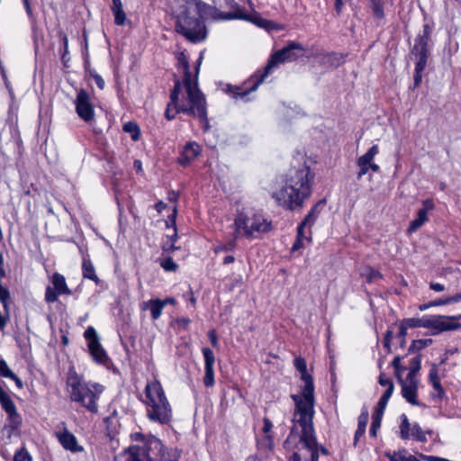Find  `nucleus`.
I'll use <instances>...</instances> for the list:
<instances>
[{"label":"nucleus","mask_w":461,"mask_h":461,"mask_svg":"<svg viewBox=\"0 0 461 461\" xmlns=\"http://www.w3.org/2000/svg\"><path fill=\"white\" fill-rule=\"evenodd\" d=\"M207 19H239L267 31L276 29L275 23L262 18L260 14L254 10L248 12L243 8H237L232 13L221 14L216 8L201 0H185L184 9L176 14V31L193 43L203 41L207 37L203 21Z\"/></svg>","instance_id":"nucleus-1"},{"label":"nucleus","mask_w":461,"mask_h":461,"mask_svg":"<svg viewBox=\"0 0 461 461\" xmlns=\"http://www.w3.org/2000/svg\"><path fill=\"white\" fill-rule=\"evenodd\" d=\"M203 55L201 54L195 68L194 77L183 79V82L176 80L170 94V99L174 104L176 113H184L197 117L203 123L205 130L209 124L207 121V110L204 95L198 87V73L202 63Z\"/></svg>","instance_id":"nucleus-2"},{"label":"nucleus","mask_w":461,"mask_h":461,"mask_svg":"<svg viewBox=\"0 0 461 461\" xmlns=\"http://www.w3.org/2000/svg\"><path fill=\"white\" fill-rule=\"evenodd\" d=\"M314 174L310 167L301 165L291 168L285 175V184L272 194L276 203L287 210H295L303 206L304 201L311 195L312 182Z\"/></svg>","instance_id":"nucleus-3"},{"label":"nucleus","mask_w":461,"mask_h":461,"mask_svg":"<svg viewBox=\"0 0 461 461\" xmlns=\"http://www.w3.org/2000/svg\"><path fill=\"white\" fill-rule=\"evenodd\" d=\"M312 420H293L294 425L285 441V449L293 452L288 461H319L320 453L328 454L317 442Z\"/></svg>","instance_id":"nucleus-4"},{"label":"nucleus","mask_w":461,"mask_h":461,"mask_svg":"<svg viewBox=\"0 0 461 461\" xmlns=\"http://www.w3.org/2000/svg\"><path fill=\"white\" fill-rule=\"evenodd\" d=\"M140 445L131 446L114 457V461H178L180 454L176 448H167L155 438H144V435L136 434Z\"/></svg>","instance_id":"nucleus-5"},{"label":"nucleus","mask_w":461,"mask_h":461,"mask_svg":"<svg viewBox=\"0 0 461 461\" xmlns=\"http://www.w3.org/2000/svg\"><path fill=\"white\" fill-rule=\"evenodd\" d=\"M140 401L145 405L146 416L151 422L167 425L172 420V406L157 379L147 382Z\"/></svg>","instance_id":"nucleus-6"},{"label":"nucleus","mask_w":461,"mask_h":461,"mask_svg":"<svg viewBox=\"0 0 461 461\" xmlns=\"http://www.w3.org/2000/svg\"><path fill=\"white\" fill-rule=\"evenodd\" d=\"M303 47L302 44L296 41H291L281 50L276 51L270 58L267 65L266 66L264 72L259 71L255 73L249 79V83H252L251 86L240 87L230 86V92L232 97L244 98L249 93L256 91L259 85L265 80V78L276 68L279 64L284 62H292L298 59L303 56Z\"/></svg>","instance_id":"nucleus-7"},{"label":"nucleus","mask_w":461,"mask_h":461,"mask_svg":"<svg viewBox=\"0 0 461 461\" xmlns=\"http://www.w3.org/2000/svg\"><path fill=\"white\" fill-rule=\"evenodd\" d=\"M294 366L300 372L301 379L304 385L300 394H293L292 398L295 403V411L293 420L313 419L314 415V384L312 376L307 371L306 361L302 357L294 360Z\"/></svg>","instance_id":"nucleus-8"},{"label":"nucleus","mask_w":461,"mask_h":461,"mask_svg":"<svg viewBox=\"0 0 461 461\" xmlns=\"http://www.w3.org/2000/svg\"><path fill=\"white\" fill-rule=\"evenodd\" d=\"M67 384L72 401L80 402L92 412L97 411L96 401L103 392L101 385H85L75 372L69 373Z\"/></svg>","instance_id":"nucleus-9"},{"label":"nucleus","mask_w":461,"mask_h":461,"mask_svg":"<svg viewBox=\"0 0 461 461\" xmlns=\"http://www.w3.org/2000/svg\"><path fill=\"white\" fill-rule=\"evenodd\" d=\"M234 225L238 235L248 238L268 232L272 228L271 221H268L262 215L245 212H240L236 215Z\"/></svg>","instance_id":"nucleus-10"},{"label":"nucleus","mask_w":461,"mask_h":461,"mask_svg":"<svg viewBox=\"0 0 461 461\" xmlns=\"http://www.w3.org/2000/svg\"><path fill=\"white\" fill-rule=\"evenodd\" d=\"M431 27L426 23L423 26L422 33L419 34L415 40L412 49V54L416 58L415 71L423 72L428 60V43L431 33Z\"/></svg>","instance_id":"nucleus-11"},{"label":"nucleus","mask_w":461,"mask_h":461,"mask_svg":"<svg viewBox=\"0 0 461 461\" xmlns=\"http://www.w3.org/2000/svg\"><path fill=\"white\" fill-rule=\"evenodd\" d=\"M460 317L445 315H426V329L438 334L447 330H454L460 327L457 320Z\"/></svg>","instance_id":"nucleus-12"},{"label":"nucleus","mask_w":461,"mask_h":461,"mask_svg":"<svg viewBox=\"0 0 461 461\" xmlns=\"http://www.w3.org/2000/svg\"><path fill=\"white\" fill-rule=\"evenodd\" d=\"M51 285L47 286L45 301L55 303L60 295H71L72 292L67 285L66 278L59 273H54L50 277Z\"/></svg>","instance_id":"nucleus-13"},{"label":"nucleus","mask_w":461,"mask_h":461,"mask_svg":"<svg viewBox=\"0 0 461 461\" xmlns=\"http://www.w3.org/2000/svg\"><path fill=\"white\" fill-rule=\"evenodd\" d=\"M379 153V146L377 144L373 145L368 150L358 157L357 159V166L359 168L357 172V179H361L369 170L373 172H378L380 170L379 165L375 162V158Z\"/></svg>","instance_id":"nucleus-14"},{"label":"nucleus","mask_w":461,"mask_h":461,"mask_svg":"<svg viewBox=\"0 0 461 461\" xmlns=\"http://www.w3.org/2000/svg\"><path fill=\"white\" fill-rule=\"evenodd\" d=\"M74 104L76 106V112L82 120L88 122L94 119V105L92 104L91 96L86 90L80 89L77 92Z\"/></svg>","instance_id":"nucleus-15"},{"label":"nucleus","mask_w":461,"mask_h":461,"mask_svg":"<svg viewBox=\"0 0 461 461\" xmlns=\"http://www.w3.org/2000/svg\"><path fill=\"white\" fill-rule=\"evenodd\" d=\"M400 424V437L402 439L413 438L420 442H427L426 432H424L421 427L418 423L411 424L405 414L401 415ZM428 434H431L430 430L427 431Z\"/></svg>","instance_id":"nucleus-16"},{"label":"nucleus","mask_w":461,"mask_h":461,"mask_svg":"<svg viewBox=\"0 0 461 461\" xmlns=\"http://www.w3.org/2000/svg\"><path fill=\"white\" fill-rule=\"evenodd\" d=\"M55 436L58 438L60 445L68 451L73 453L80 452L83 447L77 443V439L74 434H72L67 428L65 422L58 424L55 431Z\"/></svg>","instance_id":"nucleus-17"},{"label":"nucleus","mask_w":461,"mask_h":461,"mask_svg":"<svg viewBox=\"0 0 461 461\" xmlns=\"http://www.w3.org/2000/svg\"><path fill=\"white\" fill-rule=\"evenodd\" d=\"M397 380L402 386V397L411 405H420L417 399L419 379L413 378V372L411 374H408L405 378H402V376Z\"/></svg>","instance_id":"nucleus-18"},{"label":"nucleus","mask_w":461,"mask_h":461,"mask_svg":"<svg viewBox=\"0 0 461 461\" xmlns=\"http://www.w3.org/2000/svg\"><path fill=\"white\" fill-rule=\"evenodd\" d=\"M435 207L432 199H426L422 202L421 208L417 212V217L413 219L408 227V232L412 233L417 231L423 224L428 221V213L431 212Z\"/></svg>","instance_id":"nucleus-19"},{"label":"nucleus","mask_w":461,"mask_h":461,"mask_svg":"<svg viewBox=\"0 0 461 461\" xmlns=\"http://www.w3.org/2000/svg\"><path fill=\"white\" fill-rule=\"evenodd\" d=\"M201 151V146L197 142L190 141L186 143L178 158V163L182 166L189 165L200 155Z\"/></svg>","instance_id":"nucleus-20"},{"label":"nucleus","mask_w":461,"mask_h":461,"mask_svg":"<svg viewBox=\"0 0 461 461\" xmlns=\"http://www.w3.org/2000/svg\"><path fill=\"white\" fill-rule=\"evenodd\" d=\"M86 351L96 364L103 365L108 369L112 366V360L104 348H86Z\"/></svg>","instance_id":"nucleus-21"},{"label":"nucleus","mask_w":461,"mask_h":461,"mask_svg":"<svg viewBox=\"0 0 461 461\" xmlns=\"http://www.w3.org/2000/svg\"><path fill=\"white\" fill-rule=\"evenodd\" d=\"M140 309L143 311L149 310L152 320L156 321L160 318L164 306L160 299H150L143 302L140 304Z\"/></svg>","instance_id":"nucleus-22"},{"label":"nucleus","mask_w":461,"mask_h":461,"mask_svg":"<svg viewBox=\"0 0 461 461\" xmlns=\"http://www.w3.org/2000/svg\"><path fill=\"white\" fill-rule=\"evenodd\" d=\"M407 329H408V327L403 322L401 323L397 327V335L395 338L396 339L395 341L391 340V337H392L393 331L392 330H388L385 334L384 346H389L390 343H396V344H401V345L405 344L406 343L405 337L407 335Z\"/></svg>","instance_id":"nucleus-23"},{"label":"nucleus","mask_w":461,"mask_h":461,"mask_svg":"<svg viewBox=\"0 0 461 461\" xmlns=\"http://www.w3.org/2000/svg\"><path fill=\"white\" fill-rule=\"evenodd\" d=\"M384 456L389 461H419L413 455L402 448L398 451H386Z\"/></svg>","instance_id":"nucleus-24"},{"label":"nucleus","mask_w":461,"mask_h":461,"mask_svg":"<svg viewBox=\"0 0 461 461\" xmlns=\"http://www.w3.org/2000/svg\"><path fill=\"white\" fill-rule=\"evenodd\" d=\"M114 14V23L117 25H124L127 20L126 14L123 11L122 3L121 0H113L112 6Z\"/></svg>","instance_id":"nucleus-25"},{"label":"nucleus","mask_w":461,"mask_h":461,"mask_svg":"<svg viewBox=\"0 0 461 461\" xmlns=\"http://www.w3.org/2000/svg\"><path fill=\"white\" fill-rule=\"evenodd\" d=\"M82 272L84 278L90 279L94 281L95 284H99L100 280L95 274V267L91 260L87 258H83Z\"/></svg>","instance_id":"nucleus-26"},{"label":"nucleus","mask_w":461,"mask_h":461,"mask_svg":"<svg viewBox=\"0 0 461 461\" xmlns=\"http://www.w3.org/2000/svg\"><path fill=\"white\" fill-rule=\"evenodd\" d=\"M0 402L7 414L17 411L14 401L2 388H0Z\"/></svg>","instance_id":"nucleus-27"},{"label":"nucleus","mask_w":461,"mask_h":461,"mask_svg":"<svg viewBox=\"0 0 461 461\" xmlns=\"http://www.w3.org/2000/svg\"><path fill=\"white\" fill-rule=\"evenodd\" d=\"M393 393V387L390 385V388H386L385 392L384 393V394L380 398V400H379V402L377 403L376 411H375V412L379 416H383L384 411V410H385V408L387 406L388 401L391 398Z\"/></svg>","instance_id":"nucleus-28"},{"label":"nucleus","mask_w":461,"mask_h":461,"mask_svg":"<svg viewBox=\"0 0 461 461\" xmlns=\"http://www.w3.org/2000/svg\"><path fill=\"white\" fill-rule=\"evenodd\" d=\"M368 421V413L367 411L362 412L358 417V425L357 429L355 433V441L358 440L366 431V424Z\"/></svg>","instance_id":"nucleus-29"},{"label":"nucleus","mask_w":461,"mask_h":461,"mask_svg":"<svg viewBox=\"0 0 461 461\" xmlns=\"http://www.w3.org/2000/svg\"><path fill=\"white\" fill-rule=\"evenodd\" d=\"M361 276L364 277L368 283L374 282L383 277L382 274L370 267H366L361 271Z\"/></svg>","instance_id":"nucleus-30"},{"label":"nucleus","mask_w":461,"mask_h":461,"mask_svg":"<svg viewBox=\"0 0 461 461\" xmlns=\"http://www.w3.org/2000/svg\"><path fill=\"white\" fill-rule=\"evenodd\" d=\"M176 59H177V66L179 68H182L184 70V74H185L184 78H186V76H189V77H194V76H192V74L189 70V62H188V59L185 56V54L184 52L178 53L176 56Z\"/></svg>","instance_id":"nucleus-31"},{"label":"nucleus","mask_w":461,"mask_h":461,"mask_svg":"<svg viewBox=\"0 0 461 461\" xmlns=\"http://www.w3.org/2000/svg\"><path fill=\"white\" fill-rule=\"evenodd\" d=\"M203 384L206 387L214 385V366H204Z\"/></svg>","instance_id":"nucleus-32"},{"label":"nucleus","mask_w":461,"mask_h":461,"mask_svg":"<svg viewBox=\"0 0 461 461\" xmlns=\"http://www.w3.org/2000/svg\"><path fill=\"white\" fill-rule=\"evenodd\" d=\"M84 337L87 339V346H100L98 341V336L95 330L93 327H88L85 332Z\"/></svg>","instance_id":"nucleus-33"},{"label":"nucleus","mask_w":461,"mask_h":461,"mask_svg":"<svg viewBox=\"0 0 461 461\" xmlns=\"http://www.w3.org/2000/svg\"><path fill=\"white\" fill-rule=\"evenodd\" d=\"M318 214L317 206L312 207L300 225L303 227H312L315 223Z\"/></svg>","instance_id":"nucleus-34"},{"label":"nucleus","mask_w":461,"mask_h":461,"mask_svg":"<svg viewBox=\"0 0 461 461\" xmlns=\"http://www.w3.org/2000/svg\"><path fill=\"white\" fill-rule=\"evenodd\" d=\"M123 131L128 132V133H131V139L133 140L136 141V140H138L140 139V128L137 125V123H135L133 122H126L123 125Z\"/></svg>","instance_id":"nucleus-35"},{"label":"nucleus","mask_w":461,"mask_h":461,"mask_svg":"<svg viewBox=\"0 0 461 461\" xmlns=\"http://www.w3.org/2000/svg\"><path fill=\"white\" fill-rule=\"evenodd\" d=\"M403 323L408 328H418L422 327L426 328V315L420 318H410L403 321Z\"/></svg>","instance_id":"nucleus-36"},{"label":"nucleus","mask_w":461,"mask_h":461,"mask_svg":"<svg viewBox=\"0 0 461 461\" xmlns=\"http://www.w3.org/2000/svg\"><path fill=\"white\" fill-rule=\"evenodd\" d=\"M22 421H23L22 417L17 412V411L8 413L9 426L13 430L19 429L20 426L22 425Z\"/></svg>","instance_id":"nucleus-37"},{"label":"nucleus","mask_w":461,"mask_h":461,"mask_svg":"<svg viewBox=\"0 0 461 461\" xmlns=\"http://www.w3.org/2000/svg\"><path fill=\"white\" fill-rule=\"evenodd\" d=\"M160 267L167 272H174L177 269V264L174 262L171 258H166L161 259Z\"/></svg>","instance_id":"nucleus-38"},{"label":"nucleus","mask_w":461,"mask_h":461,"mask_svg":"<svg viewBox=\"0 0 461 461\" xmlns=\"http://www.w3.org/2000/svg\"><path fill=\"white\" fill-rule=\"evenodd\" d=\"M14 461H32V457L26 448L22 447L15 452Z\"/></svg>","instance_id":"nucleus-39"},{"label":"nucleus","mask_w":461,"mask_h":461,"mask_svg":"<svg viewBox=\"0 0 461 461\" xmlns=\"http://www.w3.org/2000/svg\"><path fill=\"white\" fill-rule=\"evenodd\" d=\"M203 355L204 357V366H214L215 356L210 348H203Z\"/></svg>","instance_id":"nucleus-40"},{"label":"nucleus","mask_w":461,"mask_h":461,"mask_svg":"<svg viewBox=\"0 0 461 461\" xmlns=\"http://www.w3.org/2000/svg\"><path fill=\"white\" fill-rule=\"evenodd\" d=\"M401 357L397 356L393 360V366L394 367L395 376L401 378L402 376V373L406 370V367L401 366Z\"/></svg>","instance_id":"nucleus-41"},{"label":"nucleus","mask_w":461,"mask_h":461,"mask_svg":"<svg viewBox=\"0 0 461 461\" xmlns=\"http://www.w3.org/2000/svg\"><path fill=\"white\" fill-rule=\"evenodd\" d=\"M14 372L9 368L8 365L5 360H0V375L6 378H11L14 375Z\"/></svg>","instance_id":"nucleus-42"},{"label":"nucleus","mask_w":461,"mask_h":461,"mask_svg":"<svg viewBox=\"0 0 461 461\" xmlns=\"http://www.w3.org/2000/svg\"><path fill=\"white\" fill-rule=\"evenodd\" d=\"M235 243L234 242H229L226 244H217L213 248V251L218 254L224 251H231L234 249Z\"/></svg>","instance_id":"nucleus-43"},{"label":"nucleus","mask_w":461,"mask_h":461,"mask_svg":"<svg viewBox=\"0 0 461 461\" xmlns=\"http://www.w3.org/2000/svg\"><path fill=\"white\" fill-rule=\"evenodd\" d=\"M381 417L382 416H379L377 413H375V417L374 418V420L372 421L371 428L369 430V433L372 437L376 436V431L380 428V425H381Z\"/></svg>","instance_id":"nucleus-44"},{"label":"nucleus","mask_w":461,"mask_h":461,"mask_svg":"<svg viewBox=\"0 0 461 461\" xmlns=\"http://www.w3.org/2000/svg\"><path fill=\"white\" fill-rule=\"evenodd\" d=\"M190 319L186 317L178 318L174 321V325L176 329H186L190 324Z\"/></svg>","instance_id":"nucleus-45"},{"label":"nucleus","mask_w":461,"mask_h":461,"mask_svg":"<svg viewBox=\"0 0 461 461\" xmlns=\"http://www.w3.org/2000/svg\"><path fill=\"white\" fill-rule=\"evenodd\" d=\"M304 229H305V227H303L300 224L298 225L296 240H301L303 242H304V240H305L310 243L312 241V238H311V236H306L304 234Z\"/></svg>","instance_id":"nucleus-46"},{"label":"nucleus","mask_w":461,"mask_h":461,"mask_svg":"<svg viewBox=\"0 0 461 461\" xmlns=\"http://www.w3.org/2000/svg\"><path fill=\"white\" fill-rule=\"evenodd\" d=\"M420 369V360L419 357H414L412 359V366L409 369L408 374H411L413 372V378H418V372Z\"/></svg>","instance_id":"nucleus-47"},{"label":"nucleus","mask_w":461,"mask_h":461,"mask_svg":"<svg viewBox=\"0 0 461 461\" xmlns=\"http://www.w3.org/2000/svg\"><path fill=\"white\" fill-rule=\"evenodd\" d=\"M445 304H446V303H444V299L443 300L440 299V300L431 301L428 303L420 304L419 306V309L420 311H426V310L429 309L430 307L445 305Z\"/></svg>","instance_id":"nucleus-48"},{"label":"nucleus","mask_w":461,"mask_h":461,"mask_svg":"<svg viewBox=\"0 0 461 461\" xmlns=\"http://www.w3.org/2000/svg\"><path fill=\"white\" fill-rule=\"evenodd\" d=\"M176 111L174 108V104H172V100L170 99V103L167 104V107L165 112V116L167 120H173L176 114Z\"/></svg>","instance_id":"nucleus-49"},{"label":"nucleus","mask_w":461,"mask_h":461,"mask_svg":"<svg viewBox=\"0 0 461 461\" xmlns=\"http://www.w3.org/2000/svg\"><path fill=\"white\" fill-rule=\"evenodd\" d=\"M59 38L61 39V41L63 42V52H62L61 58L64 60L66 56L68 53V37L63 32H59Z\"/></svg>","instance_id":"nucleus-50"},{"label":"nucleus","mask_w":461,"mask_h":461,"mask_svg":"<svg viewBox=\"0 0 461 461\" xmlns=\"http://www.w3.org/2000/svg\"><path fill=\"white\" fill-rule=\"evenodd\" d=\"M433 386V388L435 389L436 391V396L438 397V398H441L443 397L445 392H444V389L440 384V380L439 381H434V382H431L430 383Z\"/></svg>","instance_id":"nucleus-51"},{"label":"nucleus","mask_w":461,"mask_h":461,"mask_svg":"<svg viewBox=\"0 0 461 461\" xmlns=\"http://www.w3.org/2000/svg\"><path fill=\"white\" fill-rule=\"evenodd\" d=\"M379 384L383 386H386L390 388V385L393 387V391L394 390V385L393 381L390 378H387L384 374H381L379 376Z\"/></svg>","instance_id":"nucleus-52"},{"label":"nucleus","mask_w":461,"mask_h":461,"mask_svg":"<svg viewBox=\"0 0 461 461\" xmlns=\"http://www.w3.org/2000/svg\"><path fill=\"white\" fill-rule=\"evenodd\" d=\"M263 421H264L263 431L265 434L267 435V438L271 440L272 438L268 434L270 433V431L273 428V424L267 418H265Z\"/></svg>","instance_id":"nucleus-53"},{"label":"nucleus","mask_w":461,"mask_h":461,"mask_svg":"<svg viewBox=\"0 0 461 461\" xmlns=\"http://www.w3.org/2000/svg\"><path fill=\"white\" fill-rule=\"evenodd\" d=\"M429 378L430 383L434 382V381H439L438 369L435 366H433L432 368L430 369L429 374Z\"/></svg>","instance_id":"nucleus-54"},{"label":"nucleus","mask_w":461,"mask_h":461,"mask_svg":"<svg viewBox=\"0 0 461 461\" xmlns=\"http://www.w3.org/2000/svg\"><path fill=\"white\" fill-rule=\"evenodd\" d=\"M461 301V293H458L453 296H450V297H447L446 299H444V303H446V304H449V303H457V302H460Z\"/></svg>","instance_id":"nucleus-55"},{"label":"nucleus","mask_w":461,"mask_h":461,"mask_svg":"<svg viewBox=\"0 0 461 461\" xmlns=\"http://www.w3.org/2000/svg\"><path fill=\"white\" fill-rule=\"evenodd\" d=\"M93 77H94L97 86L100 89H104L105 84H104V80L103 79V77L98 74H94Z\"/></svg>","instance_id":"nucleus-56"},{"label":"nucleus","mask_w":461,"mask_h":461,"mask_svg":"<svg viewBox=\"0 0 461 461\" xmlns=\"http://www.w3.org/2000/svg\"><path fill=\"white\" fill-rule=\"evenodd\" d=\"M23 5H24V7H25V10H26V13H27L29 18L32 20H34V16L32 14V10L30 5L29 0H23Z\"/></svg>","instance_id":"nucleus-57"},{"label":"nucleus","mask_w":461,"mask_h":461,"mask_svg":"<svg viewBox=\"0 0 461 461\" xmlns=\"http://www.w3.org/2000/svg\"><path fill=\"white\" fill-rule=\"evenodd\" d=\"M430 289H432L435 292H442L445 290V286L439 283H430L429 285Z\"/></svg>","instance_id":"nucleus-58"},{"label":"nucleus","mask_w":461,"mask_h":461,"mask_svg":"<svg viewBox=\"0 0 461 461\" xmlns=\"http://www.w3.org/2000/svg\"><path fill=\"white\" fill-rule=\"evenodd\" d=\"M208 337L210 339V342L212 344V346H215L217 344V335L215 330H210L208 332Z\"/></svg>","instance_id":"nucleus-59"},{"label":"nucleus","mask_w":461,"mask_h":461,"mask_svg":"<svg viewBox=\"0 0 461 461\" xmlns=\"http://www.w3.org/2000/svg\"><path fill=\"white\" fill-rule=\"evenodd\" d=\"M304 247V242L296 240L292 247L293 251H296Z\"/></svg>","instance_id":"nucleus-60"},{"label":"nucleus","mask_w":461,"mask_h":461,"mask_svg":"<svg viewBox=\"0 0 461 461\" xmlns=\"http://www.w3.org/2000/svg\"><path fill=\"white\" fill-rule=\"evenodd\" d=\"M304 247V242L296 240L292 247L293 251H296Z\"/></svg>","instance_id":"nucleus-61"},{"label":"nucleus","mask_w":461,"mask_h":461,"mask_svg":"<svg viewBox=\"0 0 461 461\" xmlns=\"http://www.w3.org/2000/svg\"><path fill=\"white\" fill-rule=\"evenodd\" d=\"M421 78H422V72L415 71V75H414V85H415V86H418L420 84Z\"/></svg>","instance_id":"nucleus-62"},{"label":"nucleus","mask_w":461,"mask_h":461,"mask_svg":"<svg viewBox=\"0 0 461 461\" xmlns=\"http://www.w3.org/2000/svg\"><path fill=\"white\" fill-rule=\"evenodd\" d=\"M161 302L164 307L167 304L175 305L176 303V301L173 297H167L164 300H161Z\"/></svg>","instance_id":"nucleus-63"},{"label":"nucleus","mask_w":461,"mask_h":461,"mask_svg":"<svg viewBox=\"0 0 461 461\" xmlns=\"http://www.w3.org/2000/svg\"><path fill=\"white\" fill-rule=\"evenodd\" d=\"M234 261H235V258H234V256H232V255H228V256H226V257L223 258L222 263H223L224 265H229V264H230V263H233Z\"/></svg>","instance_id":"nucleus-64"}]
</instances>
